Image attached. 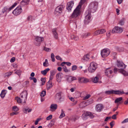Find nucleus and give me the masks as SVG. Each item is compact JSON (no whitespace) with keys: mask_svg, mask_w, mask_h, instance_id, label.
<instances>
[{"mask_svg":"<svg viewBox=\"0 0 128 128\" xmlns=\"http://www.w3.org/2000/svg\"><path fill=\"white\" fill-rule=\"evenodd\" d=\"M123 29L122 28L118 26L115 27L112 29V32L113 33H121L123 31Z\"/></svg>","mask_w":128,"mask_h":128,"instance_id":"obj_9","label":"nucleus"},{"mask_svg":"<svg viewBox=\"0 0 128 128\" xmlns=\"http://www.w3.org/2000/svg\"><path fill=\"white\" fill-rule=\"evenodd\" d=\"M52 31L54 38L56 39H57L58 38V35L56 31V29H53Z\"/></svg>","mask_w":128,"mask_h":128,"instance_id":"obj_19","label":"nucleus"},{"mask_svg":"<svg viewBox=\"0 0 128 128\" xmlns=\"http://www.w3.org/2000/svg\"><path fill=\"white\" fill-rule=\"evenodd\" d=\"M52 118V115H50L49 116L46 117V119L47 120H49L51 119Z\"/></svg>","mask_w":128,"mask_h":128,"instance_id":"obj_52","label":"nucleus"},{"mask_svg":"<svg viewBox=\"0 0 128 128\" xmlns=\"http://www.w3.org/2000/svg\"><path fill=\"white\" fill-rule=\"evenodd\" d=\"M79 82L80 83H85L89 81L88 78H78Z\"/></svg>","mask_w":128,"mask_h":128,"instance_id":"obj_15","label":"nucleus"},{"mask_svg":"<svg viewBox=\"0 0 128 128\" xmlns=\"http://www.w3.org/2000/svg\"><path fill=\"white\" fill-rule=\"evenodd\" d=\"M49 65L48 60L47 59H45V62L43 63V66L44 67H46L48 66Z\"/></svg>","mask_w":128,"mask_h":128,"instance_id":"obj_35","label":"nucleus"},{"mask_svg":"<svg viewBox=\"0 0 128 128\" xmlns=\"http://www.w3.org/2000/svg\"><path fill=\"white\" fill-rule=\"evenodd\" d=\"M71 38L72 39L74 40H77L79 39L78 36L73 34L71 35Z\"/></svg>","mask_w":128,"mask_h":128,"instance_id":"obj_32","label":"nucleus"},{"mask_svg":"<svg viewBox=\"0 0 128 128\" xmlns=\"http://www.w3.org/2000/svg\"><path fill=\"white\" fill-rule=\"evenodd\" d=\"M52 86V84L51 81H50V80L47 83L46 89L47 90H49L51 88Z\"/></svg>","mask_w":128,"mask_h":128,"instance_id":"obj_21","label":"nucleus"},{"mask_svg":"<svg viewBox=\"0 0 128 128\" xmlns=\"http://www.w3.org/2000/svg\"><path fill=\"white\" fill-rule=\"evenodd\" d=\"M124 69L122 70H119V72L122 74L124 76H128V72L124 70Z\"/></svg>","mask_w":128,"mask_h":128,"instance_id":"obj_22","label":"nucleus"},{"mask_svg":"<svg viewBox=\"0 0 128 128\" xmlns=\"http://www.w3.org/2000/svg\"><path fill=\"white\" fill-rule=\"evenodd\" d=\"M77 67L76 66V65H73L72 66V71L75 70L77 69Z\"/></svg>","mask_w":128,"mask_h":128,"instance_id":"obj_47","label":"nucleus"},{"mask_svg":"<svg viewBox=\"0 0 128 128\" xmlns=\"http://www.w3.org/2000/svg\"><path fill=\"white\" fill-rule=\"evenodd\" d=\"M91 13L89 11L86 10V15L84 20V23L86 24H88L91 20Z\"/></svg>","mask_w":128,"mask_h":128,"instance_id":"obj_5","label":"nucleus"},{"mask_svg":"<svg viewBox=\"0 0 128 128\" xmlns=\"http://www.w3.org/2000/svg\"><path fill=\"white\" fill-rule=\"evenodd\" d=\"M89 113L90 114H89L88 115V116H89L91 118H92L94 117V116L93 115V114H92L90 112Z\"/></svg>","mask_w":128,"mask_h":128,"instance_id":"obj_56","label":"nucleus"},{"mask_svg":"<svg viewBox=\"0 0 128 128\" xmlns=\"http://www.w3.org/2000/svg\"><path fill=\"white\" fill-rule=\"evenodd\" d=\"M40 34L43 35H45L46 34L43 28H41L40 30Z\"/></svg>","mask_w":128,"mask_h":128,"instance_id":"obj_40","label":"nucleus"},{"mask_svg":"<svg viewBox=\"0 0 128 128\" xmlns=\"http://www.w3.org/2000/svg\"><path fill=\"white\" fill-rule=\"evenodd\" d=\"M74 4V2L73 1H71L68 2L66 7V9L69 11L71 10Z\"/></svg>","mask_w":128,"mask_h":128,"instance_id":"obj_11","label":"nucleus"},{"mask_svg":"<svg viewBox=\"0 0 128 128\" xmlns=\"http://www.w3.org/2000/svg\"><path fill=\"white\" fill-rule=\"evenodd\" d=\"M34 17L31 16H28L27 18V20L30 22H32L35 20Z\"/></svg>","mask_w":128,"mask_h":128,"instance_id":"obj_28","label":"nucleus"},{"mask_svg":"<svg viewBox=\"0 0 128 128\" xmlns=\"http://www.w3.org/2000/svg\"><path fill=\"white\" fill-rule=\"evenodd\" d=\"M18 114V112H13L10 114L11 116H12L14 115H16Z\"/></svg>","mask_w":128,"mask_h":128,"instance_id":"obj_64","label":"nucleus"},{"mask_svg":"<svg viewBox=\"0 0 128 128\" xmlns=\"http://www.w3.org/2000/svg\"><path fill=\"white\" fill-rule=\"evenodd\" d=\"M34 44L37 46H40L41 42L44 40V38L43 37H40L37 36L35 37L34 39Z\"/></svg>","mask_w":128,"mask_h":128,"instance_id":"obj_4","label":"nucleus"},{"mask_svg":"<svg viewBox=\"0 0 128 128\" xmlns=\"http://www.w3.org/2000/svg\"><path fill=\"white\" fill-rule=\"evenodd\" d=\"M41 81L42 82L41 84L42 85H43L46 82V79L44 78H41L40 79Z\"/></svg>","mask_w":128,"mask_h":128,"instance_id":"obj_43","label":"nucleus"},{"mask_svg":"<svg viewBox=\"0 0 128 128\" xmlns=\"http://www.w3.org/2000/svg\"><path fill=\"white\" fill-rule=\"evenodd\" d=\"M56 97L58 98V102H60L62 100L61 94H60L58 93L56 94Z\"/></svg>","mask_w":128,"mask_h":128,"instance_id":"obj_24","label":"nucleus"},{"mask_svg":"<svg viewBox=\"0 0 128 128\" xmlns=\"http://www.w3.org/2000/svg\"><path fill=\"white\" fill-rule=\"evenodd\" d=\"M116 65L117 67L119 68V70L125 69L126 66L122 61L119 60H117Z\"/></svg>","mask_w":128,"mask_h":128,"instance_id":"obj_8","label":"nucleus"},{"mask_svg":"<svg viewBox=\"0 0 128 128\" xmlns=\"http://www.w3.org/2000/svg\"><path fill=\"white\" fill-rule=\"evenodd\" d=\"M65 116V114L64 112L62 110H61V114L59 116V118H61Z\"/></svg>","mask_w":128,"mask_h":128,"instance_id":"obj_34","label":"nucleus"},{"mask_svg":"<svg viewBox=\"0 0 128 128\" xmlns=\"http://www.w3.org/2000/svg\"><path fill=\"white\" fill-rule=\"evenodd\" d=\"M99 31L100 34H102L106 32V30L104 29L100 30Z\"/></svg>","mask_w":128,"mask_h":128,"instance_id":"obj_42","label":"nucleus"},{"mask_svg":"<svg viewBox=\"0 0 128 128\" xmlns=\"http://www.w3.org/2000/svg\"><path fill=\"white\" fill-rule=\"evenodd\" d=\"M105 93L108 94H114V90H112L110 91H106L105 92Z\"/></svg>","mask_w":128,"mask_h":128,"instance_id":"obj_36","label":"nucleus"},{"mask_svg":"<svg viewBox=\"0 0 128 128\" xmlns=\"http://www.w3.org/2000/svg\"><path fill=\"white\" fill-rule=\"evenodd\" d=\"M21 71L20 70H17L15 72V73L17 74L19 76L21 74Z\"/></svg>","mask_w":128,"mask_h":128,"instance_id":"obj_50","label":"nucleus"},{"mask_svg":"<svg viewBox=\"0 0 128 128\" xmlns=\"http://www.w3.org/2000/svg\"><path fill=\"white\" fill-rule=\"evenodd\" d=\"M110 53V50L108 48H104L102 50L101 52V55L103 58L107 56Z\"/></svg>","mask_w":128,"mask_h":128,"instance_id":"obj_6","label":"nucleus"},{"mask_svg":"<svg viewBox=\"0 0 128 128\" xmlns=\"http://www.w3.org/2000/svg\"><path fill=\"white\" fill-rule=\"evenodd\" d=\"M28 3V2L27 0H23L21 2V4L22 6L27 5Z\"/></svg>","mask_w":128,"mask_h":128,"instance_id":"obj_31","label":"nucleus"},{"mask_svg":"<svg viewBox=\"0 0 128 128\" xmlns=\"http://www.w3.org/2000/svg\"><path fill=\"white\" fill-rule=\"evenodd\" d=\"M6 91L5 90H3L2 91L0 96L1 97L3 98H4L6 94Z\"/></svg>","mask_w":128,"mask_h":128,"instance_id":"obj_29","label":"nucleus"},{"mask_svg":"<svg viewBox=\"0 0 128 128\" xmlns=\"http://www.w3.org/2000/svg\"><path fill=\"white\" fill-rule=\"evenodd\" d=\"M90 114L89 112H86L84 113L82 115V117L84 120H85L87 118V116H88V115Z\"/></svg>","mask_w":128,"mask_h":128,"instance_id":"obj_25","label":"nucleus"},{"mask_svg":"<svg viewBox=\"0 0 128 128\" xmlns=\"http://www.w3.org/2000/svg\"><path fill=\"white\" fill-rule=\"evenodd\" d=\"M56 58L57 60H62V58L59 56H56Z\"/></svg>","mask_w":128,"mask_h":128,"instance_id":"obj_53","label":"nucleus"},{"mask_svg":"<svg viewBox=\"0 0 128 128\" xmlns=\"http://www.w3.org/2000/svg\"><path fill=\"white\" fill-rule=\"evenodd\" d=\"M92 82L94 83H97L98 80V78L97 76L94 78L92 79Z\"/></svg>","mask_w":128,"mask_h":128,"instance_id":"obj_38","label":"nucleus"},{"mask_svg":"<svg viewBox=\"0 0 128 128\" xmlns=\"http://www.w3.org/2000/svg\"><path fill=\"white\" fill-rule=\"evenodd\" d=\"M56 72L54 70H52L50 72V75L54 76Z\"/></svg>","mask_w":128,"mask_h":128,"instance_id":"obj_51","label":"nucleus"},{"mask_svg":"<svg viewBox=\"0 0 128 128\" xmlns=\"http://www.w3.org/2000/svg\"><path fill=\"white\" fill-rule=\"evenodd\" d=\"M124 20H120L119 22V24L121 25H122L124 24Z\"/></svg>","mask_w":128,"mask_h":128,"instance_id":"obj_54","label":"nucleus"},{"mask_svg":"<svg viewBox=\"0 0 128 128\" xmlns=\"http://www.w3.org/2000/svg\"><path fill=\"white\" fill-rule=\"evenodd\" d=\"M90 94H88L84 98V100L87 99L90 97Z\"/></svg>","mask_w":128,"mask_h":128,"instance_id":"obj_58","label":"nucleus"},{"mask_svg":"<svg viewBox=\"0 0 128 128\" xmlns=\"http://www.w3.org/2000/svg\"><path fill=\"white\" fill-rule=\"evenodd\" d=\"M57 107L58 105L56 104H52L50 107V110L51 112H54L56 110Z\"/></svg>","mask_w":128,"mask_h":128,"instance_id":"obj_14","label":"nucleus"},{"mask_svg":"<svg viewBox=\"0 0 128 128\" xmlns=\"http://www.w3.org/2000/svg\"><path fill=\"white\" fill-rule=\"evenodd\" d=\"M46 92L45 91H43L40 94V96L41 97H44L46 95Z\"/></svg>","mask_w":128,"mask_h":128,"instance_id":"obj_41","label":"nucleus"},{"mask_svg":"<svg viewBox=\"0 0 128 128\" xmlns=\"http://www.w3.org/2000/svg\"><path fill=\"white\" fill-rule=\"evenodd\" d=\"M64 8V6L63 5L58 6L56 8L55 12L59 13H61L62 12Z\"/></svg>","mask_w":128,"mask_h":128,"instance_id":"obj_12","label":"nucleus"},{"mask_svg":"<svg viewBox=\"0 0 128 128\" xmlns=\"http://www.w3.org/2000/svg\"><path fill=\"white\" fill-rule=\"evenodd\" d=\"M62 69L64 71L66 72H67L69 71V70L67 69L66 66H64V67H63Z\"/></svg>","mask_w":128,"mask_h":128,"instance_id":"obj_45","label":"nucleus"},{"mask_svg":"<svg viewBox=\"0 0 128 128\" xmlns=\"http://www.w3.org/2000/svg\"><path fill=\"white\" fill-rule=\"evenodd\" d=\"M128 122V118H126L124 120L121 122L122 124H124Z\"/></svg>","mask_w":128,"mask_h":128,"instance_id":"obj_57","label":"nucleus"},{"mask_svg":"<svg viewBox=\"0 0 128 128\" xmlns=\"http://www.w3.org/2000/svg\"><path fill=\"white\" fill-rule=\"evenodd\" d=\"M125 92L122 90H114V94H124Z\"/></svg>","mask_w":128,"mask_h":128,"instance_id":"obj_26","label":"nucleus"},{"mask_svg":"<svg viewBox=\"0 0 128 128\" xmlns=\"http://www.w3.org/2000/svg\"><path fill=\"white\" fill-rule=\"evenodd\" d=\"M86 0H81L80 1V2L79 3V4H80L81 5V6L82 4L84 3L85 2Z\"/></svg>","mask_w":128,"mask_h":128,"instance_id":"obj_62","label":"nucleus"},{"mask_svg":"<svg viewBox=\"0 0 128 128\" xmlns=\"http://www.w3.org/2000/svg\"><path fill=\"white\" fill-rule=\"evenodd\" d=\"M8 10V8L7 7H4L2 10V12L0 14L2 15L6 11Z\"/></svg>","mask_w":128,"mask_h":128,"instance_id":"obj_39","label":"nucleus"},{"mask_svg":"<svg viewBox=\"0 0 128 128\" xmlns=\"http://www.w3.org/2000/svg\"><path fill=\"white\" fill-rule=\"evenodd\" d=\"M51 57L52 58V61L53 62H54L55 61V59L54 58V55L53 53H52L51 54Z\"/></svg>","mask_w":128,"mask_h":128,"instance_id":"obj_46","label":"nucleus"},{"mask_svg":"<svg viewBox=\"0 0 128 128\" xmlns=\"http://www.w3.org/2000/svg\"><path fill=\"white\" fill-rule=\"evenodd\" d=\"M44 50L46 52H50L51 51L50 48L46 47H44Z\"/></svg>","mask_w":128,"mask_h":128,"instance_id":"obj_49","label":"nucleus"},{"mask_svg":"<svg viewBox=\"0 0 128 128\" xmlns=\"http://www.w3.org/2000/svg\"><path fill=\"white\" fill-rule=\"evenodd\" d=\"M97 68V64L95 62H92L90 64L88 68V70L90 72L92 73L95 71Z\"/></svg>","mask_w":128,"mask_h":128,"instance_id":"obj_3","label":"nucleus"},{"mask_svg":"<svg viewBox=\"0 0 128 128\" xmlns=\"http://www.w3.org/2000/svg\"><path fill=\"white\" fill-rule=\"evenodd\" d=\"M12 72H7L6 74V76H9L12 74Z\"/></svg>","mask_w":128,"mask_h":128,"instance_id":"obj_55","label":"nucleus"},{"mask_svg":"<svg viewBox=\"0 0 128 128\" xmlns=\"http://www.w3.org/2000/svg\"><path fill=\"white\" fill-rule=\"evenodd\" d=\"M30 80H33L34 82H35L36 83V82L37 80L35 78H31L30 77Z\"/></svg>","mask_w":128,"mask_h":128,"instance_id":"obj_59","label":"nucleus"},{"mask_svg":"<svg viewBox=\"0 0 128 128\" xmlns=\"http://www.w3.org/2000/svg\"><path fill=\"white\" fill-rule=\"evenodd\" d=\"M56 80L58 82H60L63 78V74L62 73H58L56 75Z\"/></svg>","mask_w":128,"mask_h":128,"instance_id":"obj_13","label":"nucleus"},{"mask_svg":"<svg viewBox=\"0 0 128 128\" xmlns=\"http://www.w3.org/2000/svg\"><path fill=\"white\" fill-rule=\"evenodd\" d=\"M50 70V69L48 68L43 70L41 72L42 74L44 75H45Z\"/></svg>","mask_w":128,"mask_h":128,"instance_id":"obj_27","label":"nucleus"},{"mask_svg":"<svg viewBox=\"0 0 128 128\" xmlns=\"http://www.w3.org/2000/svg\"><path fill=\"white\" fill-rule=\"evenodd\" d=\"M28 95V93L26 91H24L20 94L21 98L24 102H25L26 100Z\"/></svg>","mask_w":128,"mask_h":128,"instance_id":"obj_10","label":"nucleus"},{"mask_svg":"<svg viewBox=\"0 0 128 128\" xmlns=\"http://www.w3.org/2000/svg\"><path fill=\"white\" fill-rule=\"evenodd\" d=\"M17 4L15 2L14 3V4L11 7L9 8H8V11L11 10L12 9L14 8L17 5Z\"/></svg>","mask_w":128,"mask_h":128,"instance_id":"obj_37","label":"nucleus"},{"mask_svg":"<svg viewBox=\"0 0 128 128\" xmlns=\"http://www.w3.org/2000/svg\"><path fill=\"white\" fill-rule=\"evenodd\" d=\"M15 99L16 100V102L18 103H20L23 102V101L22 100V99H21L19 98L18 97H16L15 98Z\"/></svg>","mask_w":128,"mask_h":128,"instance_id":"obj_33","label":"nucleus"},{"mask_svg":"<svg viewBox=\"0 0 128 128\" xmlns=\"http://www.w3.org/2000/svg\"><path fill=\"white\" fill-rule=\"evenodd\" d=\"M119 69H117L116 68H114V73H116V72L117 71H118L119 72Z\"/></svg>","mask_w":128,"mask_h":128,"instance_id":"obj_63","label":"nucleus"},{"mask_svg":"<svg viewBox=\"0 0 128 128\" xmlns=\"http://www.w3.org/2000/svg\"><path fill=\"white\" fill-rule=\"evenodd\" d=\"M90 35V34L88 32H86L83 34L81 36V37L83 38H85Z\"/></svg>","mask_w":128,"mask_h":128,"instance_id":"obj_23","label":"nucleus"},{"mask_svg":"<svg viewBox=\"0 0 128 128\" xmlns=\"http://www.w3.org/2000/svg\"><path fill=\"white\" fill-rule=\"evenodd\" d=\"M112 73V71L110 68L106 69L105 71L106 75L108 76H110Z\"/></svg>","mask_w":128,"mask_h":128,"instance_id":"obj_18","label":"nucleus"},{"mask_svg":"<svg viewBox=\"0 0 128 128\" xmlns=\"http://www.w3.org/2000/svg\"><path fill=\"white\" fill-rule=\"evenodd\" d=\"M65 64H66L68 66H70L71 64V63L69 62H65Z\"/></svg>","mask_w":128,"mask_h":128,"instance_id":"obj_61","label":"nucleus"},{"mask_svg":"<svg viewBox=\"0 0 128 128\" xmlns=\"http://www.w3.org/2000/svg\"><path fill=\"white\" fill-rule=\"evenodd\" d=\"M103 108V106L102 104H99L96 106V109L97 112H100Z\"/></svg>","mask_w":128,"mask_h":128,"instance_id":"obj_16","label":"nucleus"},{"mask_svg":"<svg viewBox=\"0 0 128 128\" xmlns=\"http://www.w3.org/2000/svg\"><path fill=\"white\" fill-rule=\"evenodd\" d=\"M94 36H96L100 34L99 30H98L94 32L93 33Z\"/></svg>","mask_w":128,"mask_h":128,"instance_id":"obj_48","label":"nucleus"},{"mask_svg":"<svg viewBox=\"0 0 128 128\" xmlns=\"http://www.w3.org/2000/svg\"><path fill=\"white\" fill-rule=\"evenodd\" d=\"M66 78L67 81L69 82H71L72 81L76 80V77L71 76H68Z\"/></svg>","mask_w":128,"mask_h":128,"instance_id":"obj_17","label":"nucleus"},{"mask_svg":"<svg viewBox=\"0 0 128 128\" xmlns=\"http://www.w3.org/2000/svg\"><path fill=\"white\" fill-rule=\"evenodd\" d=\"M81 5L80 4H79L76 8L74 10L72 13L71 17L72 18H76L79 15L80 13V8Z\"/></svg>","mask_w":128,"mask_h":128,"instance_id":"obj_2","label":"nucleus"},{"mask_svg":"<svg viewBox=\"0 0 128 128\" xmlns=\"http://www.w3.org/2000/svg\"><path fill=\"white\" fill-rule=\"evenodd\" d=\"M122 99V97L118 98L116 99L114 102L115 103H120V102Z\"/></svg>","mask_w":128,"mask_h":128,"instance_id":"obj_30","label":"nucleus"},{"mask_svg":"<svg viewBox=\"0 0 128 128\" xmlns=\"http://www.w3.org/2000/svg\"><path fill=\"white\" fill-rule=\"evenodd\" d=\"M82 60L85 61H88L90 59V56L88 54H87L84 55L82 58Z\"/></svg>","mask_w":128,"mask_h":128,"instance_id":"obj_20","label":"nucleus"},{"mask_svg":"<svg viewBox=\"0 0 128 128\" xmlns=\"http://www.w3.org/2000/svg\"><path fill=\"white\" fill-rule=\"evenodd\" d=\"M15 57H13L10 60V62H13L15 61Z\"/></svg>","mask_w":128,"mask_h":128,"instance_id":"obj_60","label":"nucleus"},{"mask_svg":"<svg viewBox=\"0 0 128 128\" xmlns=\"http://www.w3.org/2000/svg\"><path fill=\"white\" fill-rule=\"evenodd\" d=\"M98 3L96 2H93L91 3L89 6V8L87 11H89L91 12H95L97 9Z\"/></svg>","mask_w":128,"mask_h":128,"instance_id":"obj_1","label":"nucleus"},{"mask_svg":"<svg viewBox=\"0 0 128 128\" xmlns=\"http://www.w3.org/2000/svg\"><path fill=\"white\" fill-rule=\"evenodd\" d=\"M12 109L14 111L16 112L19 110L18 108L16 106H14L12 107Z\"/></svg>","mask_w":128,"mask_h":128,"instance_id":"obj_44","label":"nucleus"},{"mask_svg":"<svg viewBox=\"0 0 128 128\" xmlns=\"http://www.w3.org/2000/svg\"><path fill=\"white\" fill-rule=\"evenodd\" d=\"M22 12V8L20 6L17 7L12 12V13L15 16H17L20 14Z\"/></svg>","mask_w":128,"mask_h":128,"instance_id":"obj_7","label":"nucleus"}]
</instances>
